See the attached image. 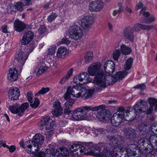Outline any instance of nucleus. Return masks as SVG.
I'll use <instances>...</instances> for the list:
<instances>
[{
  "instance_id": "nucleus-1",
  "label": "nucleus",
  "mask_w": 157,
  "mask_h": 157,
  "mask_svg": "<svg viewBox=\"0 0 157 157\" xmlns=\"http://www.w3.org/2000/svg\"><path fill=\"white\" fill-rule=\"evenodd\" d=\"M101 64L97 62L93 63L88 68V73L91 76H94V83L96 86L94 89L99 91L105 88V79L106 77L104 75L103 71L100 70Z\"/></svg>"
},
{
  "instance_id": "nucleus-2",
  "label": "nucleus",
  "mask_w": 157,
  "mask_h": 157,
  "mask_svg": "<svg viewBox=\"0 0 157 157\" xmlns=\"http://www.w3.org/2000/svg\"><path fill=\"white\" fill-rule=\"evenodd\" d=\"M137 146L140 150H144L147 152L150 149V146L152 148L157 149L156 136L152 135L150 137L149 139L145 138H141L138 142Z\"/></svg>"
},
{
  "instance_id": "nucleus-3",
  "label": "nucleus",
  "mask_w": 157,
  "mask_h": 157,
  "mask_svg": "<svg viewBox=\"0 0 157 157\" xmlns=\"http://www.w3.org/2000/svg\"><path fill=\"white\" fill-rule=\"evenodd\" d=\"M88 143L77 142L72 144L70 148L71 155L72 157H79L84 154L88 148Z\"/></svg>"
},
{
  "instance_id": "nucleus-4",
  "label": "nucleus",
  "mask_w": 157,
  "mask_h": 157,
  "mask_svg": "<svg viewBox=\"0 0 157 157\" xmlns=\"http://www.w3.org/2000/svg\"><path fill=\"white\" fill-rule=\"evenodd\" d=\"M101 106L98 107H93L92 106H85L82 108H78L74 111L72 115V117L71 118L72 120H82L84 115L90 110L96 111L101 107Z\"/></svg>"
},
{
  "instance_id": "nucleus-5",
  "label": "nucleus",
  "mask_w": 157,
  "mask_h": 157,
  "mask_svg": "<svg viewBox=\"0 0 157 157\" xmlns=\"http://www.w3.org/2000/svg\"><path fill=\"white\" fill-rule=\"evenodd\" d=\"M133 108L137 113H146L147 115L151 114L153 109L152 107L148 108L147 102L142 100L137 101Z\"/></svg>"
},
{
  "instance_id": "nucleus-6",
  "label": "nucleus",
  "mask_w": 157,
  "mask_h": 157,
  "mask_svg": "<svg viewBox=\"0 0 157 157\" xmlns=\"http://www.w3.org/2000/svg\"><path fill=\"white\" fill-rule=\"evenodd\" d=\"M137 146L134 144L128 145L127 147H118L116 150L119 151V153L121 154L124 157H131L136 155Z\"/></svg>"
},
{
  "instance_id": "nucleus-7",
  "label": "nucleus",
  "mask_w": 157,
  "mask_h": 157,
  "mask_svg": "<svg viewBox=\"0 0 157 157\" xmlns=\"http://www.w3.org/2000/svg\"><path fill=\"white\" fill-rule=\"evenodd\" d=\"M68 33L69 37L75 40L81 39L83 36L82 29L80 27L75 25L69 27Z\"/></svg>"
},
{
  "instance_id": "nucleus-8",
  "label": "nucleus",
  "mask_w": 157,
  "mask_h": 157,
  "mask_svg": "<svg viewBox=\"0 0 157 157\" xmlns=\"http://www.w3.org/2000/svg\"><path fill=\"white\" fill-rule=\"evenodd\" d=\"M73 88L77 91H79L76 94V96H74L76 98L83 97L86 94V98H91L94 92V90L93 89L86 90V88L82 85H75L73 86Z\"/></svg>"
},
{
  "instance_id": "nucleus-9",
  "label": "nucleus",
  "mask_w": 157,
  "mask_h": 157,
  "mask_svg": "<svg viewBox=\"0 0 157 157\" xmlns=\"http://www.w3.org/2000/svg\"><path fill=\"white\" fill-rule=\"evenodd\" d=\"M123 110L124 107H120L117 113L113 115L111 121V123L113 126H117L121 123L123 118L122 114Z\"/></svg>"
},
{
  "instance_id": "nucleus-10",
  "label": "nucleus",
  "mask_w": 157,
  "mask_h": 157,
  "mask_svg": "<svg viewBox=\"0 0 157 157\" xmlns=\"http://www.w3.org/2000/svg\"><path fill=\"white\" fill-rule=\"evenodd\" d=\"M29 106V103L25 102L23 103L20 107H18L17 104H15L14 105L10 106L9 109L13 113L17 114L18 116H21Z\"/></svg>"
},
{
  "instance_id": "nucleus-11",
  "label": "nucleus",
  "mask_w": 157,
  "mask_h": 157,
  "mask_svg": "<svg viewBox=\"0 0 157 157\" xmlns=\"http://www.w3.org/2000/svg\"><path fill=\"white\" fill-rule=\"evenodd\" d=\"M127 71H122L117 72L113 76L109 75V77L108 78L109 79L106 81L105 87L107 86L110 85L114 84L118 79L122 80L127 75Z\"/></svg>"
},
{
  "instance_id": "nucleus-12",
  "label": "nucleus",
  "mask_w": 157,
  "mask_h": 157,
  "mask_svg": "<svg viewBox=\"0 0 157 157\" xmlns=\"http://www.w3.org/2000/svg\"><path fill=\"white\" fill-rule=\"evenodd\" d=\"M115 64L114 63L112 60L107 61L104 65V69L105 71L104 72V75L106 78L105 80H108L109 78V75L111 76V74L115 70Z\"/></svg>"
},
{
  "instance_id": "nucleus-13",
  "label": "nucleus",
  "mask_w": 157,
  "mask_h": 157,
  "mask_svg": "<svg viewBox=\"0 0 157 157\" xmlns=\"http://www.w3.org/2000/svg\"><path fill=\"white\" fill-rule=\"evenodd\" d=\"M136 113L133 108L132 107H128L126 110H124V108L122 114L123 118L128 121H132L135 119L137 115Z\"/></svg>"
},
{
  "instance_id": "nucleus-14",
  "label": "nucleus",
  "mask_w": 157,
  "mask_h": 157,
  "mask_svg": "<svg viewBox=\"0 0 157 157\" xmlns=\"http://www.w3.org/2000/svg\"><path fill=\"white\" fill-rule=\"evenodd\" d=\"M104 5L103 2L100 0L93 1L90 3L89 9L93 12H98L102 10Z\"/></svg>"
},
{
  "instance_id": "nucleus-15",
  "label": "nucleus",
  "mask_w": 157,
  "mask_h": 157,
  "mask_svg": "<svg viewBox=\"0 0 157 157\" xmlns=\"http://www.w3.org/2000/svg\"><path fill=\"white\" fill-rule=\"evenodd\" d=\"M99 106H101L100 109H99L95 111L100 110L99 111L97 112L96 114L97 117L102 121H104L108 120L110 118V116L107 113L106 110L105 109V105H102L94 107H98Z\"/></svg>"
},
{
  "instance_id": "nucleus-16",
  "label": "nucleus",
  "mask_w": 157,
  "mask_h": 157,
  "mask_svg": "<svg viewBox=\"0 0 157 157\" xmlns=\"http://www.w3.org/2000/svg\"><path fill=\"white\" fill-rule=\"evenodd\" d=\"M39 146L32 141L28 140L25 143V148L27 152L34 153L38 152Z\"/></svg>"
},
{
  "instance_id": "nucleus-17",
  "label": "nucleus",
  "mask_w": 157,
  "mask_h": 157,
  "mask_svg": "<svg viewBox=\"0 0 157 157\" xmlns=\"http://www.w3.org/2000/svg\"><path fill=\"white\" fill-rule=\"evenodd\" d=\"M94 21V19L92 16L89 15L85 16L81 19V26L84 29L89 30Z\"/></svg>"
},
{
  "instance_id": "nucleus-18",
  "label": "nucleus",
  "mask_w": 157,
  "mask_h": 157,
  "mask_svg": "<svg viewBox=\"0 0 157 157\" xmlns=\"http://www.w3.org/2000/svg\"><path fill=\"white\" fill-rule=\"evenodd\" d=\"M123 35L124 37L132 42H133L134 40L133 29L132 27L128 26L125 28L123 32Z\"/></svg>"
},
{
  "instance_id": "nucleus-19",
  "label": "nucleus",
  "mask_w": 157,
  "mask_h": 157,
  "mask_svg": "<svg viewBox=\"0 0 157 157\" xmlns=\"http://www.w3.org/2000/svg\"><path fill=\"white\" fill-rule=\"evenodd\" d=\"M29 54L22 51H21L15 56L16 59L18 62V64L23 66L28 57Z\"/></svg>"
},
{
  "instance_id": "nucleus-20",
  "label": "nucleus",
  "mask_w": 157,
  "mask_h": 157,
  "mask_svg": "<svg viewBox=\"0 0 157 157\" xmlns=\"http://www.w3.org/2000/svg\"><path fill=\"white\" fill-rule=\"evenodd\" d=\"M140 14H142L143 16L145 17V18L142 17L140 19V21L142 23L145 24H150L155 20V18L154 16H150L149 13L148 12H145L144 9H142L140 12Z\"/></svg>"
},
{
  "instance_id": "nucleus-21",
  "label": "nucleus",
  "mask_w": 157,
  "mask_h": 157,
  "mask_svg": "<svg viewBox=\"0 0 157 157\" xmlns=\"http://www.w3.org/2000/svg\"><path fill=\"white\" fill-rule=\"evenodd\" d=\"M34 37L33 33L30 31H28L25 33L21 40V44L25 45L27 44L32 40Z\"/></svg>"
},
{
  "instance_id": "nucleus-22",
  "label": "nucleus",
  "mask_w": 157,
  "mask_h": 157,
  "mask_svg": "<svg viewBox=\"0 0 157 157\" xmlns=\"http://www.w3.org/2000/svg\"><path fill=\"white\" fill-rule=\"evenodd\" d=\"M107 139L109 142V144L115 147V148L117 147L119 143L121 141V138L118 135L109 136H107Z\"/></svg>"
},
{
  "instance_id": "nucleus-23",
  "label": "nucleus",
  "mask_w": 157,
  "mask_h": 157,
  "mask_svg": "<svg viewBox=\"0 0 157 157\" xmlns=\"http://www.w3.org/2000/svg\"><path fill=\"white\" fill-rule=\"evenodd\" d=\"M116 147L113 149V153H112L109 150L104 149L101 153V157H121L118 153L116 152L117 151L119 153V151L116 150Z\"/></svg>"
},
{
  "instance_id": "nucleus-24",
  "label": "nucleus",
  "mask_w": 157,
  "mask_h": 157,
  "mask_svg": "<svg viewBox=\"0 0 157 157\" xmlns=\"http://www.w3.org/2000/svg\"><path fill=\"white\" fill-rule=\"evenodd\" d=\"M87 151L90 155L96 157H101V153H100V149L99 147L95 146L90 147L89 145Z\"/></svg>"
},
{
  "instance_id": "nucleus-25",
  "label": "nucleus",
  "mask_w": 157,
  "mask_h": 157,
  "mask_svg": "<svg viewBox=\"0 0 157 157\" xmlns=\"http://www.w3.org/2000/svg\"><path fill=\"white\" fill-rule=\"evenodd\" d=\"M20 95L19 90L17 88H11L9 91V98L12 100L17 99Z\"/></svg>"
},
{
  "instance_id": "nucleus-26",
  "label": "nucleus",
  "mask_w": 157,
  "mask_h": 157,
  "mask_svg": "<svg viewBox=\"0 0 157 157\" xmlns=\"http://www.w3.org/2000/svg\"><path fill=\"white\" fill-rule=\"evenodd\" d=\"M54 108L52 113L54 116L58 117L61 115L63 113V108L61 107L60 103L58 101L56 102L53 105Z\"/></svg>"
},
{
  "instance_id": "nucleus-27",
  "label": "nucleus",
  "mask_w": 157,
  "mask_h": 157,
  "mask_svg": "<svg viewBox=\"0 0 157 157\" xmlns=\"http://www.w3.org/2000/svg\"><path fill=\"white\" fill-rule=\"evenodd\" d=\"M54 122L52 121L48 123L46 126L45 134L48 138H50L54 133Z\"/></svg>"
},
{
  "instance_id": "nucleus-28",
  "label": "nucleus",
  "mask_w": 157,
  "mask_h": 157,
  "mask_svg": "<svg viewBox=\"0 0 157 157\" xmlns=\"http://www.w3.org/2000/svg\"><path fill=\"white\" fill-rule=\"evenodd\" d=\"M18 76L17 71L14 67L11 68L9 70L7 78L10 81L13 82L17 80Z\"/></svg>"
},
{
  "instance_id": "nucleus-29",
  "label": "nucleus",
  "mask_w": 157,
  "mask_h": 157,
  "mask_svg": "<svg viewBox=\"0 0 157 157\" xmlns=\"http://www.w3.org/2000/svg\"><path fill=\"white\" fill-rule=\"evenodd\" d=\"M78 91L75 90V89L73 87H71V86H69L67 89V91L65 94L64 97L65 100H67L69 99L71 97V94L73 97H75L74 96L76 95Z\"/></svg>"
},
{
  "instance_id": "nucleus-30",
  "label": "nucleus",
  "mask_w": 157,
  "mask_h": 157,
  "mask_svg": "<svg viewBox=\"0 0 157 157\" xmlns=\"http://www.w3.org/2000/svg\"><path fill=\"white\" fill-rule=\"evenodd\" d=\"M14 27L16 31L18 32H21L25 28L26 25L21 21L16 20L14 22Z\"/></svg>"
},
{
  "instance_id": "nucleus-31",
  "label": "nucleus",
  "mask_w": 157,
  "mask_h": 157,
  "mask_svg": "<svg viewBox=\"0 0 157 157\" xmlns=\"http://www.w3.org/2000/svg\"><path fill=\"white\" fill-rule=\"evenodd\" d=\"M39 157H55L54 151L52 149H48L45 151H42L38 154Z\"/></svg>"
},
{
  "instance_id": "nucleus-32",
  "label": "nucleus",
  "mask_w": 157,
  "mask_h": 157,
  "mask_svg": "<svg viewBox=\"0 0 157 157\" xmlns=\"http://www.w3.org/2000/svg\"><path fill=\"white\" fill-rule=\"evenodd\" d=\"M124 133L126 137L130 139L136 137L137 136L136 130L131 128H126L125 130Z\"/></svg>"
},
{
  "instance_id": "nucleus-33",
  "label": "nucleus",
  "mask_w": 157,
  "mask_h": 157,
  "mask_svg": "<svg viewBox=\"0 0 157 157\" xmlns=\"http://www.w3.org/2000/svg\"><path fill=\"white\" fill-rule=\"evenodd\" d=\"M56 152L58 157H67L69 154L68 149L65 147L58 148Z\"/></svg>"
},
{
  "instance_id": "nucleus-34",
  "label": "nucleus",
  "mask_w": 157,
  "mask_h": 157,
  "mask_svg": "<svg viewBox=\"0 0 157 157\" xmlns=\"http://www.w3.org/2000/svg\"><path fill=\"white\" fill-rule=\"evenodd\" d=\"M89 76L87 73L83 72L79 75L75 76L73 79V82L76 84L79 83V82H82L84 79H87Z\"/></svg>"
},
{
  "instance_id": "nucleus-35",
  "label": "nucleus",
  "mask_w": 157,
  "mask_h": 157,
  "mask_svg": "<svg viewBox=\"0 0 157 157\" xmlns=\"http://www.w3.org/2000/svg\"><path fill=\"white\" fill-rule=\"evenodd\" d=\"M68 53V52L66 48L64 47H61L58 49L56 56L58 58H64Z\"/></svg>"
},
{
  "instance_id": "nucleus-36",
  "label": "nucleus",
  "mask_w": 157,
  "mask_h": 157,
  "mask_svg": "<svg viewBox=\"0 0 157 157\" xmlns=\"http://www.w3.org/2000/svg\"><path fill=\"white\" fill-rule=\"evenodd\" d=\"M44 140V137L42 135L40 134H36L33 139L32 142H33L40 146L43 144Z\"/></svg>"
},
{
  "instance_id": "nucleus-37",
  "label": "nucleus",
  "mask_w": 157,
  "mask_h": 157,
  "mask_svg": "<svg viewBox=\"0 0 157 157\" xmlns=\"http://www.w3.org/2000/svg\"><path fill=\"white\" fill-rule=\"evenodd\" d=\"M93 57V54L92 52L88 51L86 52L84 55L85 62L87 63L90 62L92 59Z\"/></svg>"
},
{
  "instance_id": "nucleus-38",
  "label": "nucleus",
  "mask_w": 157,
  "mask_h": 157,
  "mask_svg": "<svg viewBox=\"0 0 157 157\" xmlns=\"http://www.w3.org/2000/svg\"><path fill=\"white\" fill-rule=\"evenodd\" d=\"M121 50L122 53L125 55L128 54L131 52V48L124 44L121 46Z\"/></svg>"
},
{
  "instance_id": "nucleus-39",
  "label": "nucleus",
  "mask_w": 157,
  "mask_h": 157,
  "mask_svg": "<svg viewBox=\"0 0 157 157\" xmlns=\"http://www.w3.org/2000/svg\"><path fill=\"white\" fill-rule=\"evenodd\" d=\"M151 149H149V151H145L144 152L145 154H146V157H157V149H155L152 148V150L150 151Z\"/></svg>"
},
{
  "instance_id": "nucleus-40",
  "label": "nucleus",
  "mask_w": 157,
  "mask_h": 157,
  "mask_svg": "<svg viewBox=\"0 0 157 157\" xmlns=\"http://www.w3.org/2000/svg\"><path fill=\"white\" fill-rule=\"evenodd\" d=\"M133 62V60L132 58H130L127 59L124 66L125 70L127 71L130 70L131 68Z\"/></svg>"
},
{
  "instance_id": "nucleus-41",
  "label": "nucleus",
  "mask_w": 157,
  "mask_h": 157,
  "mask_svg": "<svg viewBox=\"0 0 157 157\" xmlns=\"http://www.w3.org/2000/svg\"><path fill=\"white\" fill-rule=\"evenodd\" d=\"M24 6L23 4L20 2H17V4L13 6H11L10 9H12L13 7H15V9H17V10L20 12H21L23 10V6Z\"/></svg>"
},
{
  "instance_id": "nucleus-42",
  "label": "nucleus",
  "mask_w": 157,
  "mask_h": 157,
  "mask_svg": "<svg viewBox=\"0 0 157 157\" xmlns=\"http://www.w3.org/2000/svg\"><path fill=\"white\" fill-rule=\"evenodd\" d=\"M50 117L49 116H45L41 119L40 122V126H43L45 125L47 123L49 120Z\"/></svg>"
},
{
  "instance_id": "nucleus-43",
  "label": "nucleus",
  "mask_w": 157,
  "mask_h": 157,
  "mask_svg": "<svg viewBox=\"0 0 157 157\" xmlns=\"http://www.w3.org/2000/svg\"><path fill=\"white\" fill-rule=\"evenodd\" d=\"M147 101L149 104L150 105L151 107L153 108V106L156 105L157 103V100L152 98H149Z\"/></svg>"
},
{
  "instance_id": "nucleus-44",
  "label": "nucleus",
  "mask_w": 157,
  "mask_h": 157,
  "mask_svg": "<svg viewBox=\"0 0 157 157\" xmlns=\"http://www.w3.org/2000/svg\"><path fill=\"white\" fill-rule=\"evenodd\" d=\"M75 103V101L72 99H70L67 101L65 103L66 108L71 109L72 108V105Z\"/></svg>"
},
{
  "instance_id": "nucleus-45",
  "label": "nucleus",
  "mask_w": 157,
  "mask_h": 157,
  "mask_svg": "<svg viewBox=\"0 0 157 157\" xmlns=\"http://www.w3.org/2000/svg\"><path fill=\"white\" fill-rule=\"evenodd\" d=\"M48 68L45 66H41L38 69L36 75H39L41 73H44L48 69Z\"/></svg>"
},
{
  "instance_id": "nucleus-46",
  "label": "nucleus",
  "mask_w": 157,
  "mask_h": 157,
  "mask_svg": "<svg viewBox=\"0 0 157 157\" xmlns=\"http://www.w3.org/2000/svg\"><path fill=\"white\" fill-rule=\"evenodd\" d=\"M120 55V52L119 50H116L114 51L113 54V59L117 61Z\"/></svg>"
},
{
  "instance_id": "nucleus-47",
  "label": "nucleus",
  "mask_w": 157,
  "mask_h": 157,
  "mask_svg": "<svg viewBox=\"0 0 157 157\" xmlns=\"http://www.w3.org/2000/svg\"><path fill=\"white\" fill-rule=\"evenodd\" d=\"M149 123L147 122L144 121L141 123V124L138 126V128L140 132L143 131L145 127L148 126Z\"/></svg>"
},
{
  "instance_id": "nucleus-48",
  "label": "nucleus",
  "mask_w": 157,
  "mask_h": 157,
  "mask_svg": "<svg viewBox=\"0 0 157 157\" xmlns=\"http://www.w3.org/2000/svg\"><path fill=\"white\" fill-rule=\"evenodd\" d=\"M132 28L133 29V31L138 32L140 31V29H142V24L136 23L134 24L133 27Z\"/></svg>"
},
{
  "instance_id": "nucleus-49",
  "label": "nucleus",
  "mask_w": 157,
  "mask_h": 157,
  "mask_svg": "<svg viewBox=\"0 0 157 157\" xmlns=\"http://www.w3.org/2000/svg\"><path fill=\"white\" fill-rule=\"evenodd\" d=\"M56 46L54 45L51 46V48L48 49L47 54L49 55H53L55 53Z\"/></svg>"
},
{
  "instance_id": "nucleus-50",
  "label": "nucleus",
  "mask_w": 157,
  "mask_h": 157,
  "mask_svg": "<svg viewBox=\"0 0 157 157\" xmlns=\"http://www.w3.org/2000/svg\"><path fill=\"white\" fill-rule=\"evenodd\" d=\"M57 17V15L54 13H52L48 17L47 20L50 22L52 21Z\"/></svg>"
},
{
  "instance_id": "nucleus-51",
  "label": "nucleus",
  "mask_w": 157,
  "mask_h": 157,
  "mask_svg": "<svg viewBox=\"0 0 157 157\" xmlns=\"http://www.w3.org/2000/svg\"><path fill=\"white\" fill-rule=\"evenodd\" d=\"M49 88L48 87H43L40 90L37 92L35 94V96H38L40 94H43L46 93L49 91Z\"/></svg>"
},
{
  "instance_id": "nucleus-52",
  "label": "nucleus",
  "mask_w": 157,
  "mask_h": 157,
  "mask_svg": "<svg viewBox=\"0 0 157 157\" xmlns=\"http://www.w3.org/2000/svg\"><path fill=\"white\" fill-rule=\"evenodd\" d=\"M134 89H139L141 90H145L146 88V86L144 84H139L133 87Z\"/></svg>"
},
{
  "instance_id": "nucleus-53",
  "label": "nucleus",
  "mask_w": 157,
  "mask_h": 157,
  "mask_svg": "<svg viewBox=\"0 0 157 157\" xmlns=\"http://www.w3.org/2000/svg\"><path fill=\"white\" fill-rule=\"evenodd\" d=\"M95 133L97 135L105 134L106 133V130L102 128H99L96 129L94 131Z\"/></svg>"
},
{
  "instance_id": "nucleus-54",
  "label": "nucleus",
  "mask_w": 157,
  "mask_h": 157,
  "mask_svg": "<svg viewBox=\"0 0 157 157\" xmlns=\"http://www.w3.org/2000/svg\"><path fill=\"white\" fill-rule=\"evenodd\" d=\"M46 28L45 26L43 25H40L39 28L38 32L40 34H42L45 32Z\"/></svg>"
},
{
  "instance_id": "nucleus-55",
  "label": "nucleus",
  "mask_w": 157,
  "mask_h": 157,
  "mask_svg": "<svg viewBox=\"0 0 157 157\" xmlns=\"http://www.w3.org/2000/svg\"><path fill=\"white\" fill-rule=\"evenodd\" d=\"M39 105V99L36 98L33 104H31L30 106L33 108H36Z\"/></svg>"
},
{
  "instance_id": "nucleus-56",
  "label": "nucleus",
  "mask_w": 157,
  "mask_h": 157,
  "mask_svg": "<svg viewBox=\"0 0 157 157\" xmlns=\"http://www.w3.org/2000/svg\"><path fill=\"white\" fill-rule=\"evenodd\" d=\"M151 130L153 133L157 132V123H154L151 126Z\"/></svg>"
},
{
  "instance_id": "nucleus-57",
  "label": "nucleus",
  "mask_w": 157,
  "mask_h": 157,
  "mask_svg": "<svg viewBox=\"0 0 157 157\" xmlns=\"http://www.w3.org/2000/svg\"><path fill=\"white\" fill-rule=\"evenodd\" d=\"M153 28V25H148L142 24V30H150Z\"/></svg>"
},
{
  "instance_id": "nucleus-58",
  "label": "nucleus",
  "mask_w": 157,
  "mask_h": 157,
  "mask_svg": "<svg viewBox=\"0 0 157 157\" xmlns=\"http://www.w3.org/2000/svg\"><path fill=\"white\" fill-rule=\"evenodd\" d=\"M33 94H32L31 92H28L27 94V97L28 100L29 102L30 103H32L33 101Z\"/></svg>"
},
{
  "instance_id": "nucleus-59",
  "label": "nucleus",
  "mask_w": 157,
  "mask_h": 157,
  "mask_svg": "<svg viewBox=\"0 0 157 157\" xmlns=\"http://www.w3.org/2000/svg\"><path fill=\"white\" fill-rule=\"evenodd\" d=\"M69 79H70L69 78L65 75L60 81L59 83L61 84H64Z\"/></svg>"
},
{
  "instance_id": "nucleus-60",
  "label": "nucleus",
  "mask_w": 157,
  "mask_h": 157,
  "mask_svg": "<svg viewBox=\"0 0 157 157\" xmlns=\"http://www.w3.org/2000/svg\"><path fill=\"white\" fill-rule=\"evenodd\" d=\"M70 41L68 40L66 37L62 38L61 41V43L63 44H65L68 45L70 44Z\"/></svg>"
},
{
  "instance_id": "nucleus-61",
  "label": "nucleus",
  "mask_w": 157,
  "mask_h": 157,
  "mask_svg": "<svg viewBox=\"0 0 157 157\" xmlns=\"http://www.w3.org/2000/svg\"><path fill=\"white\" fill-rule=\"evenodd\" d=\"M74 71V69L73 68H71L67 72V74L65 75L69 78H70L72 75Z\"/></svg>"
},
{
  "instance_id": "nucleus-62",
  "label": "nucleus",
  "mask_w": 157,
  "mask_h": 157,
  "mask_svg": "<svg viewBox=\"0 0 157 157\" xmlns=\"http://www.w3.org/2000/svg\"><path fill=\"white\" fill-rule=\"evenodd\" d=\"M118 10L120 13L122 12L124 10V8L122 5V4L121 2H119L118 4Z\"/></svg>"
},
{
  "instance_id": "nucleus-63",
  "label": "nucleus",
  "mask_w": 157,
  "mask_h": 157,
  "mask_svg": "<svg viewBox=\"0 0 157 157\" xmlns=\"http://www.w3.org/2000/svg\"><path fill=\"white\" fill-rule=\"evenodd\" d=\"M143 6V4L141 2H139L137 3L136 5L135 9L136 10H138L141 8Z\"/></svg>"
},
{
  "instance_id": "nucleus-64",
  "label": "nucleus",
  "mask_w": 157,
  "mask_h": 157,
  "mask_svg": "<svg viewBox=\"0 0 157 157\" xmlns=\"http://www.w3.org/2000/svg\"><path fill=\"white\" fill-rule=\"evenodd\" d=\"M2 32L4 33H8L7 30V26L6 25H5L2 26L1 27Z\"/></svg>"
}]
</instances>
